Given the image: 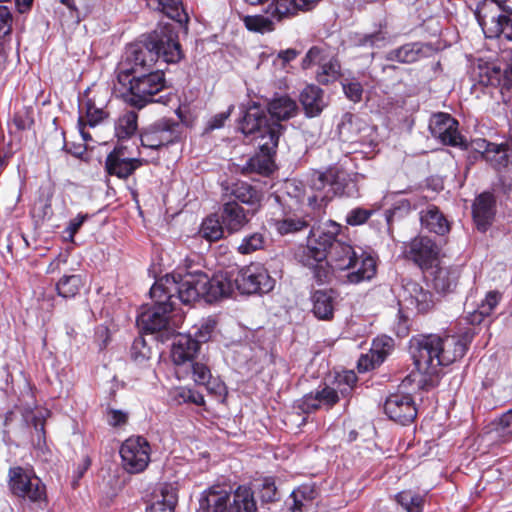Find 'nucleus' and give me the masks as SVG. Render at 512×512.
<instances>
[{
    "label": "nucleus",
    "mask_w": 512,
    "mask_h": 512,
    "mask_svg": "<svg viewBox=\"0 0 512 512\" xmlns=\"http://www.w3.org/2000/svg\"><path fill=\"white\" fill-rule=\"evenodd\" d=\"M182 56L178 35L168 25L128 45L116 69L125 100L137 108L153 102V96L165 87L164 73L154 70L156 61L162 58L166 63H177Z\"/></svg>",
    "instance_id": "nucleus-1"
},
{
    "label": "nucleus",
    "mask_w": 512,
    "mask_h": 512,
    "mask_svg": "<svg viewBox=\"0 0 512 512\" xmlns=\"http://www.w3.org/2000/svg\"><path fill=\"white\" fill-rule=\"evenodd\" d=\"M186 301L205 299L214 302L231 296L234 291L241 294L268 293L273 290L275 280L268 270L259 263H251L242 268L221 271L209 278L203 272H194L184 282Z\"/></svg>",
    "instance_id": "nucleus-2"
},
{
    "label": "nucleus",
    "mask_w": 512,
    "mask_h": 512,
    "mask_svg": "<svg viewBox=\"0 0 512 512\" xmlns=\"http://www.w3.org/2000/svg\"><path fill=\"white\" fill-rule=\"evenodd\" d=\"M472 334L465 332L461 336L435 334L419 335L410 340V353L416 370L425 378L420 380L423 386L432 385L441 367L448 366L461 359L472 340Z\"/></svg>",
    "instance_id": "nucleus-3"
},
{
    "label": "nucleus",
    "mask_w": 512,
    "mask_h": 512,
    "mask_svg": "<svg viewBox=\"0 0 512 512\" xmlns=\"http://www.w3.org/2000/svg\"><path fill=\"white\" fill-rule=\"evenodd\" d=\"M240 128L245 135L253 136L252 140L260 150L243 165L241 172L245 175H269L274 170L273 156L284 126L275 122L269 123L264 113L257 106H253L245 111Z\"/></svg>",
    "instance_id": "nucleus-4"
},
{
    "label": "nucleus",
    "mask_w": 512,
    "mask_h": 512,
    "mask_svg": "<svg viewBox=\"0 0 512 512\" xmlns=\"http://www.w3.org/2000/svg\"><path fill=\"white\" fill-rule=\"evenodd\" d=\"M194 272L167 274L157 280L150 289V297L154 301L153 307L143 311L137 318V324L150 333L165 329L168 325V314L174 309L176 301L191 304L199 299L186 301L184 291L187 287L184 282Z\"/></svg>",
    "instance_id": "nucleus-5"
},
{
    "label": "nucleus",
    "mask_w": 512,
    "mask_h": 512,
    "mask_svg": "<svg viewBox=\"0 0 512 512\" xmlns=\"http://www.w3.org/2000/svg\"><path fill=\"white\" fill-rule=\"evenodd\" d=\"M341 226L328 221L323 226L314 228L308 237L307 246L303 249L301 261L304 265H313L315 261L330 259L333 269L346 271L359 253L348 243L337 240Z\"/></svg>",
    "instance_id": "nucleus-6"
},
{
    "label": "nucleus",
    "mask_w": 512,
    "mask_h": 512,
    "mask_svg": "<svg viewBox=\"0 0 512 512\" xmlns=\"http://www.w3.org/2000/svg\"><path fill=\"white\" fill-rule=\"evenodd\" d=\"M201 507L207 512H255L256 504L247 488L239 487L234 494L210 490L201 500Z\"/></svg>",
    "instance_id": "nucleus-7"
},
{
    "label": "nucleus",
    "mask_w": 512,
    "mask_h": 512,
    "mask_svg": "<svg viewBox=\"0 0 512 512\" xmlns=\"http://www.w3.org/2000/svg\"><path fill=\"white\" fill-rule=\"evenodd\" d=\"M9 486L13 494L33 503L46 501L44 483L32 471L20 466L9 470Z\"/></svg>",
    "instance_id": "nucleus-8"
},
{
    "label": "nucleus",
    "mask_w": 512,
    "mask_h": 512,
    "mask_svg": "<svg viewBox=\"0 0 512 512\" xmlns=\"http://www.w3.org/2000/svg\"><path fill=\"white\" fill-rule=\"evenodd\" d=\"M123 469L130 474L143 472L150 463L151 447L142 436L126 439L119 450Z\"/></svg>",
    "instance_id": "nucleus-9"
},
{
    "label": "nucleus",
    "mask_w": 512,
    "mask_h": 512,
    "mask_svg": "<svg viewBox=\"0 0 512 512\" xmlns=\"http://www.w3.org/2000/svg\"><path fill=\"white\" fill-rule=\"evenodd\" d=\"M493 4L483 2L474 11L475 18L487 38H496L503 35L512 40V20L504 15H496Z\"/></svg>",
    "instance_id": "nucleus-10"
},
{
    "label": "nucleus",
    "mask_w": 512,
    "mask_h": 512,
    "mask_svg": "<svg viewBox=\"0 0 512 512\" xmlns=\"http://www.w3.org/2000/svg\"><path fill=\"white\" fill-rule=\"evenodd\" d=\"M404 252L421 269H428L437 263L440 247L431 238L419 235L405 245Z\"/></svg>",
    "instance_id": "nucleus-11"
},
{
    "label": "nucleus",
    "mask_w": 512,
    "mask_h": 512,
    "mask_svg": "<svg viewBox=\"0 0 512 512\" xmlns=\"http://www.w3.org/2000/svg\"><path fill=\"white\" fill-rule=\"evenodd\" d=\"M178 124L170 119H162L147 128L140 137L144 148L157 150L167 144L173 143L178 138Z\"/></svg>",
    "instance_id": "nucleus-12"
},
{
    "label": "nucleus",
    "mask_w": 512,
    "mask_h": 512,
    "mask_svg": "<svg viewBox=\"0 0 512 512\" xmlns=\"http://www.w3.org/2000/svg\"><path fill=\"white\" fill-rule=\"evenodd\" d=\"M143 160L137 157H131L127 147L118 144L107 156L105 169L109 175H114L120 179H126L134 173L136 169L142 166Z\"/></svg>",
    "instance_id": "nucleus-13"
},
{
    "label": "nucleus",
    "mask_w": 512,
    "mask_h": 512,
    "mask_svg": "<svg viewBox=\"0 0 512 512\" xmlns=\"http://www.w3.org/2000/svg\"><path fill=\"white\" fill-rule=\"evenodd\" d=\"M272 217L267 220L270 227L274 228L280 235H287L303 230L308 226L307 221L292 214L291 205L289 210L284 208L280 197L276 196L274 199Z\"/></svg>",
    "instance_id": "nucleus-14"
},
{
    "label": "nucleus",
    "mask_w": 512,
    "mask_h": 512,
    "mask_svg": "<svg viewBox=\"0 0 512 512\" xmlns=\"http://www.w3.org/2000/svg\"><path fill=\"white\" fill-rule=\"evenodd\" d=\"M429 129L433 137L443 144L450 146H464V140L458 132V122L447 113H438L432 116Z\"/></svg>",
    "instance_id": "nucleus-15"
},
{
    "label": "nucleus",
    "mask_w": 512,
    "mask_h": 512,
    "mask_svg": "<svg viewBox=\"0 0 512 512\" xmlns=\"http://www.w3.org/2000/svg\"><path fill=\"white\" fill-rule=\"evenodd\" d=\"M398 297L402 309L419 313L427 312L433 305L431 293L414 281L404 283Z\"/></svg>",
    "instance_id": "nucleus-16"
},
{
    "label": "nucleus",
    "mask_w": 512,
    "mask_h": 512,
    "mask_svg": "<svg viewBox=\"0 0 512 512\" xmlns=\"http://www.w3.org/2000/svg\"><path fill=\"white\" fill-rule=\"evenodd\" d=\"M346 271L345 283L357 285L365 281H370L377 272L375 255L359 248L356 259H353V263H351L349 268H346Z\"/></svg>",
    "instance_id": "nucleus-17"
},
{
    "label": "nucleus",
    "mask_w": 512,
    "mask_h": 512,
    "mask_svg": "<svg viewBox=\"0 0 512 512\" xmlns=\"http://www.w3.org/2000/svg\"><path fill=\"white\" fill-rule=\"evenodd\" d=\"M388 417L403 425L412 422L417 416L415 403L409 394H391L384 404Z\"/></svg>",
    "instance_id": "nucleus-18"
},
{
    "label": "nucleus",
    "mask_w": 512,
    "mask_h": 512,
    "mask_svg": "<svg viewBox=\"0 0 512 512\" xmlns=\"http://www.w3.org/2000/svg\"><path fill=\"white\" fill-rule=\"evenodd\" d=\"M339 401L338 390L333 386H319L313 392L304 395L298 401V409L303 413H311L318 409H330Z\"/></svg>",
    "instance_id": "nucleus-19"
},
{
    "label": "nucleus",
    "mask_w": 512,
    "mask_h": 512,
    "mask_svg": "<svg viewBox=\"0 0 512 512\" xmlns=\"http://www.w3.org/2000/svg\"><path fill=\"white\" fill-rule=\"evenodd\" d=\"M253 215L249 210H245L236 201H229L223 204L221 210V221L229 233L240 231Z\"/></svg>",
    "instance_id": "nucleus-20"
},
{
    "label": "nucleus",
    "mask_w": 512,
    "mask_h": 512,
    "mask_svg": "<svg viewBox=\"0 0 512 512\" xmlns=\"http://www.w3.org/2000/svg\"><path fill=\"white\" fill-rule=\"evenodd\" d=\"M320 0H273L268 6V12L281 21L292 17L298 12H306L313 9Z\"/></svg>",
    "instance_id": "nucleus-21"
},
{
    "label": "nucleus",
    "mask_w": 512,
    "mask_h": 512,
    "mask_svg": "<svg viewBox=\"0 0 512 512\" xmlns=\"http://www.w3.org/2000/svg\"><path fill=\"white\" fill-rule=\"evenodd\" d=\"M257 106L260 111L263 113L264 110L260 108L259 105L256 103H253L246 111H248L251 107ZM268 111L272 119H269L266 114V118L268 119L269 123H279L281 120H288L292 117H294L298 112V105L295 100L290 98L287 95L277 96L273 98L269 104H268Z\"/></svg>",
    "instance_id": "nucleus-22"
},
{
    "label": "nucleus",
    "mask_w": 512,
    "mask_h": 512,
    "mask_svg": "<svg viewBox=\"0 0 512 512\" xmlns=\"http://www.w3.org/2000/svg\"><path fill=\"white\" fill-rule=\"evenodd\" d=\"M199 350L197 341L191 334H178L173 341L171 349V358L175 365L181 366L193 362L195 355Z\"/></svg>",
    "instance_id": "nucleus-23"
},
{
    "label": "nucleus",
    "mask_w": 512,
    "mask_h": 512,
    "mask_svg": "<svg viewBox=\"0 0 512 512\" xmlns=\"http://www.w3.org/2000/svg\"><path fill=\"white\" fill-rule=\"evenodd\" d=\"M495 199L489 192L480 194L473 204V217L478 230L484 232L495 214Z\"/></svg>",
    "instance_id": "nucleus-24"
},
{
    "label": "nucleus",
    "mask_w": 512,
    "mask_h": 512,
    "mask_svg": "<svg viewBox=\"0 0 512 512\" xmlns=\"http://www.w3.org/2000/svg\"><path fill=\"white\" fill-rule=\"evenodd\" d=\"M231 194L237 201L248 206L251 215H255L262 206L263 194L246 182L235 183L232 187Z\"/></svg>",
    "instance_id": "nucleus-25"
},
{
    "label": "nucleus",
    "mask_w": 512,
    "mask_h": 512,
    "mask_svg": "<svg viewBox=\"0 0 512 512\" xmlns=\"http://www.w3.org/2000/svg\"><path fill=\"white\" fill-rule=\"evenodd\" d=\"M420 221L425 229L437 235H445L450 230L447 218L435 205H430L420 212Z\"/></svg>",
    "instance_id": "nucleus-26"
},
{
    "label": "nucleus",
    "mask_w": 512,
    "mask_h": 512,
    "mask_svg": "<svg viewBox=\"0 0 512 512\" xmlns=\"http://www.w3.org/2000/svg\"><path fill=\"white\" fill-rule=\"evenodd\" d=\"M312 311L320 320H330L334 314L336 294L333 290H317L312 294Z\"/></svg>",
    "instance_id": "nucleus-27"
},
{
    "label": "nucleus",
    "mask_w": 512,
    "mask_h": 512,
    "mask_svg": "<svg viewBox=\"0 0 512 512\" xmlns=\"http://www.w3.org/2000/svg\"><path fill=\"white\" fill-rule=\"evenodd\" d=\"M85 116L86 121L83 116H80L78 119V129L84 141H90L92 139L91 135L85 131L86 126L95 127L100 124L107 116L108 113L104 110L102 106H97L93 99H87L85 104Z\"/></svg>",
    "instance_id": "nucleus-28"
},
{
    "label": "nucleus",
    "mask_w": 512,
    "mask_h": 512,
    "mask_svg": "<svg viewBox=\"0 0 512 512\" xmlns=\"http://www.w3.org/2000/svg\"><path fill=\"white\" fill-rule=\"evenodd\" d=\"M300 102L308 117L318 116L326 106L323 91L316 85H308L302 90Z\"/></svg>",
    "instance_id": "nucleus-29"
},
{
    "label": "nucleus",
    "mask_w": 512,
    "mask_h": 512,
    "mask_svg": "<svg viewBox=\"0 0 512 512\" xmlns=\"http://www.w3.org/2000/svg\"><path fill=\"white\" fill-rule=\"evenodd\" d=\"M147 6L179 24L188 22V14L184 10L181 0H147Z\"/></svg>",
    "instance_id": "nucleus-30"
},
{
    "label": "nucleus",
    "mask_w": 512,
    "mask_h": 512,
    "mask_svg": "<svg viewBox=\"0 0 512 512\" xmlns=\"http://www.w3.org/2000/svg\"><path fill=\"white\" fill-rule=\"evenodd\" d=\"M178 501V492L174 484H163L160 496L147 508V512H173Z\"/></svg>",
    "instance_id": "nucleus-31"
},
{
    "label": "nucleus",
    "mask_w": 512,
    "mask_h": 512,
    "mask_svg": "<svg viewBox=\"0 0 512 512\" xmlns=\"http://www.w3.org/2000/svg\"><path fill=\"white\" fill-rule=\"evenodd\" d=\"M458 271L449 267H438L434 273V288L441 293L452 291L458 281Z\"/></svg>",
    "instance_id": "nucleus-32"
},
{
    "label": "nucleus",
    "mask_w": 512,
    "mask_h": 512,
    "mask_svg": "<svg viewBox=\"0 0 512 512\" xmlns=\"http://www.w3.org/2000/svg\"><path fill=\"white\" fill-rule=\"evenodd\" d=\"M334 57V51L326 44L313 46L307 51L303 58L302 68L309 69L314 65H317L319 68L323 63L328 62Z\"/></svg>",
    "instance_id": "nucleus-33"
},
{
    "label": "nucleus",
    "mask_w": 512,
    "mask_h": 512,
    "mask_svg": "<svg viewBox=\"0 0 512 512\" xmlns=\"http://www.w3.org/2000/svg\"><path fill=\"white\" fill-rule=\"evenodd\" d=\"M501 300V294L497 291H489L485 298L471 314V323L479 324L485 317L490 316Z\"/></svg>",
    "instance_id": "nucleus-34"
},
{
    "label": "nucleus",
    "mask_w": 512,
    "mask_h": 512,
    "mask_svg": "<svg viewBox=\"0 0 512 512\" xmlns=\"http://www.w3.org/2000/svg\"><path fill=\"white\" fill-rule=\"evenodd\" d=\"M268 15H246L243 17L245 27L249 31L258 33L271 32L275 28V21L279 22L274 18L268 11Z\"/></svg>",
    "instance_id": "nucleus-35"
},
{
    "label": "nucleus",
    "mask_w": 512,
    "mask_h": 512,
    "mask_svg": "<svg viewBox=\"0 0 512 512\" xmlns=\"http://www.w3.org/2000/svg\"><path fill=\"white\" fill-rule=\"evenodd\" d=\"M82 286L83 280L80 275H64L56 283V291L60 297L70 299L79 293Z\"/></svg>",
    "instance_id": "nucleus-36"
},
{
    "label": "nucleus",
    "mask_w": 512,
    "mask_h": 512,
    "mask_svg": "<svg viewBox=\"0 0 512 512\" xmlns=\"http://www.w3.org/2000/svg\"><path fill=\"white\" fill-rule=\"evenodd\" d=\"M138 115L134 111L124 113L116 122L115 133L118 139L123 140L132 136L138 127Z\"/></svg>",
    "instance_id": "nucleus-37"
},
{
    "label": "nucleus",
    "mask_w": 512,
    "mask_h": 512,
    "mask_svg": "<svg viewBox=\"0 0 512 512\" xmlns=\"http://www.w3.org/2000/svg\"><path fill=\"white\" fill-rule=\"evenodd\" d=\"M217 322L213 317L201 319L197 324L192 327L189 332L197 344L209 341L215 331Z\"/></svg>",
    "instance_id": "nucleus-38"
},
{
    "label": "nucleus",
    "mask_w": 512,
    "mask_h": 512,
    "mask_svg": "<svg viewBox=\"0 0 512 512\" xmlns=\"http://www.w3.org/2000/svg\"><path fill=\"white\" fill-rule=\"evenodd\" d=\"M224 225L216 215L205 218L201 224L200 233L208 241H217L223 237Z\"/></svg>",
    "instance_id": "nucleus-39"
},
{
    "label": "nucleus",
    "mask_w": 512,
    "mask_h": 512,
    "mask_svg": "<svg viewBox=\"0 0 512 512\" xmlns=\"http://www.w3.org/2000/svg\"><path fill=\"white\" fill-rule=\"evenodd\" d=\"M420 48L418 44H405L397 49L388 53L387 59L390 61H397L400 63H413L418 60Z\"/></svg>",
    "instance_id": "nucleus-40"
},
{
    "label": "nucleus",
    "mask_w": 512,
    "mask_h": 512,
    "mask_svg": "<svg viewBox=\"0 0 512 512\" xmlns=\"http://www.w3.org/2000/svg\"><path fill=\"white\" fill-rule=\"evenodd\" d=\"M341 75V66L336 57L323 63L316 72V79L319 83L327 85L336 81Z\"/></svg>",
    "instance_id": "nucleus-41"
},
{
    "label": "nucleus",
    "mask_w": 512,
    "mask_h": 512,
    "mask_svg": "<svg viewBox=\"0 0 512 512\" xmlns=\"http://www.w3.org/2000/svg\"><path fill=\"white\" fill-rule=\"evenodd\" d=\"M330 175L321 172L313 173L310 179V188L313 191H316L317 194H314L312 197H309V203L312 205L313 202H317L318 200H325L328 198V194L324 193L327 186H330Z\"/></svg>",
    "instance_id": "nucleus-42"
},
{
    "label": "nucleus",
    "mask_w": 512,
    "mask_h": 512,
    "mask_svg": "<svg viewBox=\"0 0 512 512\" xmlns=\"http://www.w3.org/2000/svg\"><path fill=\"white\" fill-rule=\"evenodd\" d=\"M396 501L407 511V512H422L424 505L423 496L411 491H401L396 496Z\"/></svg>",
    "instance_id": "nucleus-43"
},
{
    "label": "nucleus",
    "mask_w": 512,
    "mask_h": 512,
    "mask_svg": "<svg viewBox=\"0 0 512 512\" xmlns=\"http://www.w3.org/2000/svg\"><path fill=\"white\" fill-rule=\"evenodd\" d=\"M487 162H489L496 170L506 168L510 161L508 143L496 144L495 149L488 152Z\"/></svg>",
    "instance_id": "nucleus-44"
},
{
    "label": "nucleus",
    "mask_w": 512,
    "mask_h": 512,
    "mask_svg": "<svg viewBox=\"0 0 512 512\" xmlns=\"http://www.w3.org/2000/svg\"><path fill=\"white\" fill-rule=\"evenodd\" d=\"M357 382V376L354 371H344L343 373L337 374L332 384L333 388L338 390V396H348Z\"/></svg>",
    "instance_id": "nucleus-45"
},
{
    "label": "nucleus",
    "mask_w": 512,
    "mask_h": 512,
    "mask_svg": "<svg viewBox=\"0 0 512 512\" xmlns=\"http://www.w3.org/2000/svg\"><path fill=\"white\" fill-rule=\"evenodd\" d=\"M49 416V411L45 409H40L31 412V417L27 419L31 425H33L35 429L36 436V444L38 447H41L45 444V420Z\"/></svg>",
    "instance_id": "nucleus-46"
},
{
    "label": "nucleus",
    "mask_w": 512,
    "mask_h": 512,
    "mask_svg": "<svg viewBox=\"0 0 512 512\" xmlns=\"http://www.w3.org/2000/svg\"><path fill=\"white\" fill-rule=\"evenodd\" d=\"M313 490L309 487L299 488L291 494L292 504L290 510L292 512H302L311 505L313 499Z\"/></svg>",
    "instance_id": "nucleus-47"
},
{
    "label": "nucleus",
    "mask_w": 512,
    "mask_h": 512,
    "mask_svg": "<svg viewBox=\"0 0 512 512\" xmlns=\"http://www.w3.org/2000/svg\"><path fill=\"white\" fill-rule=\"evenodd\" d=\"M265 242L266 238L263 233L254 232L245 236L237 249L240 254L247 255L262 249Z\"/></svg>",
    "instance_id": "nucleus-48"
},
{
    "label": "nucleus",
    "mask_w": 512,
    "mask_h": 512,
    "mask_svg": "<svg viewBox=\"0 0 512 512\" xmlns=\"http://www.w3.org/2000/svg\"><path fill=\"white\" fill-rule=\"evenodd\" d=\"M151 355V347L147 344L145 338L142 336L135 338L131 347V358L137 364L142 365L151 358Z\"/></svg>",
    "instance_id": "nucleus-49"
},
{
    "label": "nucleus",
    "mask_w": 512,
    "mask_h": 512,
    "mask_svg": "<svg viewBox=\"0 0 512 512\" xmlns=\"http://www.w3.org/2000/svg\"><path fill=\"white\" fill-rule=\"evenodd\" d=\"M12 122L17 131L30 129L34 123L33 108L23 106L15 112Z\"/></svg>",
    "instance_id": "nucleus-50"
},
{
    "label": "nucleus",
    "mask_w": 512,
    "mask_h": 512,
    "mask_svg": "<svg viewBox=\"0 0 512 512\" xmlns=\"http://www.w3.org/2000/svg\"><path fill=\"white\" fill-rule=\"evenodd\" d=\"M192 368L194 381L199 385H205L208 390H213L211 387V372L210 369L203 363L192 362L189 364Z\"/></svg>",
    "instance_id": "nucleus-51"
},
{
    "label": "nucleus",
    "mask_w": 512,
    "mask_h": 512,
    "mask_svg": "<svg viewBox=\"0 0 512 512\" xmlns=\"http://www.w3.org/2000/svg\"><path fill=\"white\" fill-rule=\"evenodd\" d=\"M393 348V340L390 337H379L373 341L371 349L376 355V362H384Z\"/></svg>",
    "instance_id": "nucleus-52"
},
{
    "label": "nucleus",
    "mask_w": 512,
    "mask_h": 512,
    "mask_svg": "<svg viewBox=\"0 0 512 512\" xmlns=\"http://www.w3.org/2000/svg\"><path fill=\"white\" fill-rule=\"evenodd\" d=\"M306 266L313 270L314 277L320 284L328 282L331 276V270H334L330 265V261L327 262L325 260L315 261L313 265Z\"/></svg>",
    "instance_id": "nucleus-53"
},
{
    "label": "nucleus",
    "mask_w": 512,
    "mask_h": 512,
    "mask_svg": "<svg viewBox=\"0 0 512 512\" xmlns=\"http://www.w3.org/2000/svg\"><path fill=\"white\" fill-rule=\"evenodd\" d=\"M373 210L364 208H354L346 215V222L351 226H358L364 224L373 214Z\"/></svg>",
    "instance_id": "nucleus-54"
},
{
    "label": "nucleus",
    "mask_w": 512,
    "mask_h": 512,
    "mask_svg": "<svg viewBox=\"0 0 512 512\" xmlns=\"http://www.w3.org/2000/svg\"><path fill=\"white\" fill-rule=\"evenodd\" d=\"M496 432L503 438L512 436V408L500 416L496 423Z\"/></svg>",
    "instance_id": "nucleus-55"
},
{
    "label": "nucleus",
    "mask_w": 512,
    "mask_h": 512,
    "mask_svg": "<svg viewBox=\"0 0 512 512\" xmlns=\"http://www.w3.org/2000/svg\"><path fill=\"white\" fill-rule=\"evenodd\" d=\"M343 91L348 99L353 102H359L362 99L363 88L356 80H344L342 82Z\"/></svg>",
    "instance_id": "nucleus-56"
},
{
    "label": "nucleus",
    "mask_w": 512,
    "mask_h": 512,
    "mask_svg": "<svg viewBox=\"0 0 512 512\" xmlns=\"http://www.w3.org/2000/svg\"><path fill=\"white\" fill-rule=\"evenodd\" d=\"M176 398L179 401L182 400L183 402H191L198 406H201L205 403V400H204V397L202 394H200L199 392H196L194 390L186 389V388H181L177 392Z\"/></svg>",
    "instance_id": "nucleus-57"
},
{
    "label": "nucleus",
    "mask_w": 512,
    "mask_h": 512,
    "mask_svg": "<svg viewBox=\"0 0 512 512\" xmlns=\"http://www.w3.org/2000/svg\"><path fill=\"white\" fill-rule=\"evenodd\" d=\"M12 14L7 6L0 5V39L10 33Z\"/></svg>",
    "instance_id": "nucleus-58"
},
{
    "label": "nucleus",
    "mask_w": 512,
    "mask_h": 512,
    "mask_svg": "<svg viewBox=\"0 0 512 512\" xmlns=\"http://www.w3.org/2000/svg\"><path fill=\"white\" fill-rule=\"evenodd\" d=\"M88 218V214H78L75 218L71 219L64 231L67 234L66 240L73 241L75 234Z\"/></svg>",
    "instance_id": "nucleus-59"
},
{
    "label": "nucleus",
    "mask_w": 512,
    "mask_h": 512,
    "mask_svg": "<svg viewBox=\"0 0 512 512\" xmlns=\"http://www.w3.org/2000/svg\"><path fill=\"white\" fill-rule=\"evenodd\" d=\"M382 362H376V355H373V350H370L369 354L361 355L358 360L357 368L359 372H367L379 366Z\"/></svg>",
    "instance_id": "nucleus-60"
},
{
    "label": "nucleus",
    "mask_w": 512,
    "mask_h": 512,
    "mask_svg": "<svg viewBox=\"0 0 512 512\" xmlns=\"http://www.w3.org/2000/svg\"><path fill=\"white\" fill-rule=\"evenodd\" d=\"M386 33L377 31L371 34H367L361 40V45L369 47H381L385 44Z\"/></svg>",
    "instance_id": "nucleus-61"
},
{
    "label": "nucleus",
    "mask_w": 512,
    "mask_h": 512,
    "mask_svg": "<svg viewBox=\"0 0 512 512\" xmlns=\"http://www.w3.org/2000/svg\"><path fill=\"white\" fill-rule=\"evenodd\" d=\"M127 413L121 410L111 409L107 412V422L113 427L124 425L127 422Z\"/></svg>",
    "instance_id": "nucleus-62"
},
{
    "label": "nucleus",
    "mask_w": 512,
    "mask_h": 512,
    "mask_svg": "<svg viewBox=\"0 0 512 512\" xmlns=\"http://www.w3.org/2000/svg\"><path fill=\"white\" fill-rule=\"evenodd\" d=\"M495 145V143L488 142L485 139H477L473 141L474 149L481 153L485 160H487L488 152H491L492 149H495Z\"/></svg>",
    "instance_id": "nucleus-63"
},
{
    "label": "nucleus",
    "mask_w": 512,
    "mask_h": 512,
    "mask_svg": "<svg viewBox=\"0 0 512 512\" xmlns=\"http://www.w3.org/2000/svg\"><path fill=\"white\" fill-rule=\"evenodd\" d=\"M276 495L275 483L266 479L263 483L262 498L265 501H273Z\"/></svg>",
    "instance_id": "nucleus-64"
}]
</instances>
